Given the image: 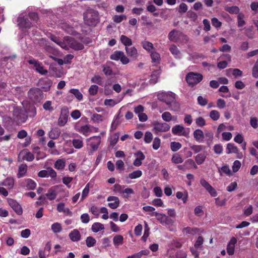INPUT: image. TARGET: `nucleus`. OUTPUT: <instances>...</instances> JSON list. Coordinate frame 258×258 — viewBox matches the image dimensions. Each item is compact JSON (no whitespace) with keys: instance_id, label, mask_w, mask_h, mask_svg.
Instances as JSON below:
<instances>
[{"instance_id":"nucleus-1","label":"nucleus","mask_w":258,"mask_h":258,"mask_svg":"<svg viewBox=\"0 0 258 258\" xmlns=\"http://www.w3.org/2000/svg\"><path fill=\"white\" fill-rule=\"evenodd\" d=\"M157 98L160 101L166 104L171 111H177L180 108V104L175 100V94L172 92H162L157 94Z\"/></svg>"},{"instance_id":"nucleus-2","label":"nucleus","mask_w":258,"mask_h":258,"mask_svg":"<svg viewBox=\"0 0 258 258\" xmlns=\"http://www.w3.org/2000/svg\"><path fill=\"white\" fill-rule=\"evenodd\" d=\"M83 18L85 23L89 26H95L99 21L98 12L91 8L88 9L84 13Z\"/></svg>"},{"instance_id":"nucleus-3","label":"nucleus","mask_w":258,"mask_h":258,"mask_svg":"<svg viewBox=\"0 0 258 258\" xmlns=\"http://www.w3.org/2000/svg\"><path fill=\"white\" fill-rule=\"evenodd\" d=\"M29 99L33 103H40L44 98L42 91L38 88H31L28 92Z\"/></svg>"},{"instance_id":"nucleus-4","label":"nucleus","mask_w":258,"mask_h":258,"mask_svg":"<svg viewBox=\"0 0 258 258\" xmlns=\"http://www.w3.org/2000/svg\"><path fill=\"white\" fill-rule=\"evenodd\" d=\"M203 79V76L201 74L192 72L188 73L185 77L187 83L191 87L199 84Z\"/></svg>"},{"instance_id":"nucleus-5","label":"nucleus","mask_w":258,"mask_h":258,"mask_svg":"<svg viewBox=\"0 0 258 258\" xmlns=\"http://www.w3.org/2000/svg\"><path fill=\"white\" fill-rule=\"evenodd\" d=\"M110 59L115 61L120 60L123 64H126L130 62V59L125 55L124 52L119 50H116L111 54Z\"/></svg>"},{"instance_id":"nucleus-6","label":"nucleus","mask_w":258,"mask_h":258,"mask_svg":"<svg viewBox=\"0 0 258 258\" xmlns=\"http://www.w3.org/2000/svg\"><path fill=\"white\" fill-rule=\"evenodd\" d=\"M69 111L67 106L61 108L59 117L58 118V124L60 126H64L68 121Z\"/></svg>"},{"instance_id":"nucleus-7","label":"nucleus","mask_w":258,"mask_h":258,"mask_svg":"<svg viewBox=\"0 0 258 258\" xmlns=\"http://www.w3.org/2000/svg\"><path fill=\"white\" fill-rule=\"evenodd\" d=\"M170 128V125L167 123L155 122L153 123V131L156 134L159 132H167Z\"/></svg>"},{"instance_id":"nucleus-8","label":"nucleus","mask_w":258,"mask_h":258,"mask_svg":"<svg viewBox=\"0 0 258 258\" xmlns=\"http://www.w3.org/2000/svg\"><path fill=\"white\" fill-rule=\"evenodd\" d=\"M52 85V81L48 78H41L38 82V86L40 87L44 92L48 91Z\"/></svg>"},{"instance_id":"nucleus-9","label":"nucleus","mask_w":258,"mask_h":258,"mask_svg":"<svg viewBox=\"0 0 258 258\" xmlns=\"http://www.w3.org/2000/svg\"><path fill=\"white\" fill-rule=\"evenodd\" d=\"M19 26L23 28L30 29L34 25L27 16H20L18 18Z\"/></svg>"},{"instance_id":"nucleus-10","label":"nucleus","mask_w":258,"mask_h":258,"mask_svg":"<svg viewBox=\"0 0 258 258\" xmlns=\"http://www.w3.org/2000/svg\"><path fill=\"white\" fill-rule=\"evenodd\" d=\"M9 205L18 215H21L23 213V210L21 206L15 200L9 198L7 199Z\"/></svg>"},{"instance_id":"nucleus-11","label":"nucleus","mask_w":258,"mask_h":258,"mask_svg":"<svg viewBox=\"0 0 258 258\" xmlns=\"http://www.w3.org/2000/svg\"><path fill=\"white\" fill-rule=\"evenodd\" d=\"M200 183L212 197H215L217 196L216 190L205 179H201Z\"/></svg>"},{"instance_id":"nucleus-12","label":"nucleus","mask_w":258,"mask_h":258,"mask_svg":"<svg viewBox=\"0 0 258 258\" xmlns=\"http://www.w3.org/2000/svg\"><path fill=\"white\" fill-rule=\"evenodd\" d=\"M70 47L75 50H81L84 48V45L72 37L68 39Z\"/></svg>"},{"instance_id":"nucleus-13","label":"nucleus","mask_w":258,"mask_h":258,"mask_svg":"<svg viewBox=\"0 0 258 258\" xmlns=\"http://www.w3.org/2000/svg\"><path fill=\"white\" fill-rule=\"evenodd\" d=\"M88 140L90 141V146L92 151H97L101 143V137L100 136H94Z\"/></svg>"},{"instance_id":"nucleus-14","label":"nucleus","mask_w":258,"mask_h":258,"mask_svg":"<svg viewBox=\"0 0 258 258\" xmlns=\"http://www.w3.org/2000/svg\"><path fill=\"white\" fill-rule=\"evenodd\" d=\"M107 201L110 202L108 204V206L112 209H116L119 205L120 201L118 197L115 196H109Z\"/></svg>"},{"instance_id":"nucleus-15","label":"nucleus","mask_w":258,"mask_h":258,"mask_svg":"<svg viewBox=\"0 0 258 258\" xmlns=\"http://www.w3.org/2000/svg\"><path fill=\"white\" fill-rule=\"evenodd\" d=\"M237 243V239L233 237L229 242L227 247V252L230 255H232L234 253L235 245Z\"/></svg>"},{"instance_id":"nucleus-16","label":"nucleus","mask_w":258,"mask_h":258,"mask_svg":"<svg viewBox=\"0 0 258 258\" xmlns=\"http://www.w3.org/2000/svg\"><path fill=\"white\" fill-rule=\"evenodd\" d=\"M22 185L23 186L27 187L28 189L33 190L35 188L36 183L33 180L27 178L22 181Z\"/></svg>"},{"instance_id":"nucleus-17","label":"nucleus","mask_w":258,"mask_h":258,"mask_svg":"<svg viewBox=\"0 0 258 258\" xmlns=\"http://www.w3.org/2000/svg\"><path fill=\"white\" fill-rule=\"evenodd\" d=\"M70 239L73 242L79 241L81 239V234L78 230L74 229L69 234Z\"/></svg>"},{"instance_id":"nucleus-18","label":"nucleus","mask_w":258,"mask_h":258,"mask_svg":"<svg viewBox=\"0 0 258 258\" xmlns=\"http://www.w3.org/2000/svg\"><path fill=\"white\" fill-rule=\"evenodd\" d=\"M194 139L199 143L203 142L204 134L203 132L200 129L195 130L193 133Z\"/></svg>"},{"instance_id":"nucleus-19","label":"nucleus","mask_w":258,"mask_h":258,"mask_svg":"<svg viewBox=\"0 0 258 258\" xmlns=\"http://www.w3.org/2000/svg\"><path fill=\"white\" fill-rule=\"evenodd\" d=\"M181 33L173 29L168 34L169 39L172 42H176Z\"/></svg>"},{"instance_id":"nucleus-20","label":"nucleus","mask_w":258,"mask_h":258,"mask_svg":"<svg viewBox=\"0 0 258 258\" xmlns=\"http://www.w3.org/2000/svg\"><path fill=\"white\" fill-rule=\"evenodd\" d=\"M239 150L238 148L233 143H228L226 147V153L228 154L231 153L239 154Z\"/></svg>"},{"instance_id":"nucleus-21","label":"nucleus","mask_w":258,"mask_h":258,"mask_svg":"<svg viewBox=\"0 0 258 258\" xmlns=\"http://www.w3.org/2000/svg\"><path fill=\"white\" fill-rule=\"evenodd\" d=\"M60 134V129L58 127H54L49 132L48 136L50 139L55 140L59 137Z\"/></svg>"},{"instance_id":"nucleus-22","label":"nucleus","mask_w":258,"mask_h":258,"mask_svg":"<svg viewBox=\"0 0 258 258\" xmlns=\"http://www.w3.org/2000/svg\"><path fill=\"white\" fill-rule=\"evenodd\" d=\"M27 165L26 164H22L19 167L17 177L20 178L24 177L27 171Z\"/></svg>"},{"instance_id":"nucleus-23","label":"nucleus","mask_w":258,"mask_h":258,"mask_svg":"<svg viewBox=\"0 0 258 258\" xmlns=\"http://www.w3.org/2000/svg\"><path fill=\"white\" fill-rule=\"evenodd\" d=\"M125 51L128 56L132 57H137L138 51L136 48L134 46H128L125 48Z\"/></svg>"},{"instance_id":"nucleus-24","label":"nucleus","mask_w":258,"mask_h":258,"mask_svg":"<svg viewBox=\"0 0 258 258\" xmlns=\"http://www.w3.org/2000/svg\"><path fill=\"white\" fill-rule=\"evenodd\" d=\"M113 243L116 248L118 247L123 243V237L121 235H116L113 238Z\"/></svg>"},{"instance_id":"nucleus-25","label":"nucleus","mask_w":258,"mask_h":258,"mask_svg":"<svg viewBox=\"0 0 258 258\" xmlns=\"http://www.w3.org/2000/svg\"><path fill=\"white\" fill-rule=\"evenodd\" d=\"M120 40L121 42L125 46V48L128 46H131L133 44L132 39L124 35L120 36Z\"/></svg>"},{"instance_id":"nucleus-26","label":"nucleus","mask_w":258,"mask_h":258,"mask_svg":"<svg viewBox=\"0 0 258 258\" xmlns=\"http://www.w3.org/2000/svg\"><path fill=\"white\" fill-rule=\"evenodd\" d=\"M2 184L8 187L9 189H12L14 185V179L12 177H8L3 182Z\"/></svg>"},{"instance_id":"nucleus-27","label":"nucleus","mask_w":258,"mask_h":258,"mask_svg":"<svg viewBox=\"0 0 258 258\" xmlns=\"http://www.w3.org/2000/svg\"><path fill=\"white\" fill-rule=\"evenodd\" d=\"M45 196L50 201H52L55 199L57 196V192L53 187H51L48 189L47 192L45 194Z\"/></svg>"},{"instance_id":"nucleus-28","label":"nucleus","mask_w":258,"mask_h":258,"mask_svg":"<svg viewBox=\"0 0 258 258\" xmlns=\"http://www.w3.org/2000/svg\"><path fill=\"white\" fill-rule=\"evenodd\" d=\"M30 21L32 22L33 25H35L39 20L38 15L36 12H30L29 13L28 16Z\"/></svg>"},{"instance_id":"nucleus-29","label":"nucleus","mask_w":258,"mask_h":258,"mask_svg":"<svg viewBox=\"0 0 258 258\" xmlns=\"http://www.w3.org/2000/svg\"><path fill=\"white\" fill-rule=\"evenodd\" d=\"M171 161L174 164L182 163L183 162V159L181 155L178 153H175L172 155Z\"/></svg>"},{"instance_id":"nucleus-30","label":"nucleus","mask_w":258,"mask_h":258,"mask_svg":"<svg viewBox=\"0 0 258 258\" xmlns=\"http://www.w3.org/2000/svg\"><path fill=\"white\" fill-rule=\"evenodd\" d=\"M66 165L65 161L63 159L57 160L54 165V167L58 170H62L64 169Z\"/></svg>"},{"instance_id":"nucleus-31","label":"nucleus","mask_w":258,"mask_h":258,"mask_svg":"<svg viewBox=\"0 0 258 258\" xmlns=\"http://www.w3.org/2000/svg\"><path fill=\"white\" fill-rule=\"evenodd\" d=\"M206 155L204 153L198 154L195 158L196 163L198 165L202 164L205 161Z\"/></svg>"},{"instance_id":"nucleus-32","label":"nucleus","mask_w":258,"mask_h":258,"mask_svg":"<svg viewBox=\"0 0 258 258\" xmlns=\"http://www.w3.org/2000/svg\"><path fill=\"white\" fill-rule=\"evenodd\" d=\"M104 229V227L103 224L99 223V222H96L94 223L92 225L91 227L92 230L95 233H97L99 232L100 230H103Z\"/></svg>"},{"instance_id":"nucleus-33","label":"nucleus","mask_w":258,"mask_h":258,"mask_svg":"<svg viewBox=\"0 0 258 258\" xmlns=\"http://www.w3.org/2000/svg\"><path fill=\"white\" fill-rule=\"evenodd\" d=\"M69 92L74 95L75 97L79 101L83 99V96L82 94L77 89H71Z\"/></svg>"},{"instance_id":"nucleus-34","label":"nucleus","mask_w":258,"mask_h":258,"mask_svg":"<svg viewBox=\"0 0 258 258\" xmlns=\"http://www.w3.org/2000/svg\"><path fill=\"white\" fill-rule=\"evenodd\" d=\"M79 132L85 136H87L91 132L90 126L89 125H83L81 126L79 130Z\"/></svg>"},{"instance_id":"nucleus-35","label":"nucleus","mask_w":258,"mask_h":258,"mask_svg":"<svg viewBox=\"0 0 258 258\" xmlns=\"http://www.w3.org/2000/svg\"><path fill=\"white\" fill-rule=\"evenodd\" d=\"M199 231V229L197 228H191L187 227L183 229L182 232L186 233L188 234L194 235Z\"/></svg>"},{"instance_id":"nucleus-36","label":"nucleus","mask_w":258,"mask_h":258,"mask_svg":"<svg viewBox=\"0 0 258 258\" xmlns=\"http://www.w3.org/2000/svg\"><path fill=\"white\" fill-rule=\"evenodd\" d=\"M184 131V127L180 125H176L172 128L174 135H180Z\"/></svg>"},{"instance_id":"nucleus-37","label":"nucleus","mask_w":258,"mask_h":258,"mask_svg":"<svg viewBox=\"0 0 258 258\" xmlns=\"http://www.w3.org/2000/svg\"><path fill=\"white\" fill-rule=\"evenodd\" d=\"M220 113L216 110H213L210 112L209 116L214 121L218 120L220 118Z\"/></svg>"},{"instance_id":"nucleus-38","label":"nucleus","mask_w":258,"mask_h":258,"mask_svg":"<svg viewBox=\"0 0 258 258\" xmlns=\"http://www.w3.org/2000/svg\"><path fill=\"white\" fill-rule=\"evenodd\" d=\"M182 147L181 144L179 142H172L170 143V148L173 152H176L179 150Z\"/></svg>"},{"instance_id":"nucleus-39","label":"nucleus","mask_w":258,"mask_h":258,"mask_svg":"<svg viewBox=\"0 0 258 258\" xmlns=\"http://www.w3.org/2000/svg\"><path fill=\"white\" fill-rule=\"evenodd\" d=\"M142 175V172L141 170H138L130 173L128 174V178L131 179H136L140 177Z\"/></svg>"},{"instance_id":"nucleus-40","label":"nucleus","mask_w":258,"mask_h":258,"mask_svg":"<svg viewBox=\"0 0 258 258\" xmlns=\"http://www.w3.org/2000/svg\"><path fill=\"white\" fill-rule=\"evenodd\" d=\"M43 108L46 110L48 111L49 112H52L54 110L53 107L52 106V102L51 101H46L43 104Z\"/></svg>"},{"instance_id":"nucleus-41","label":"nucleus","mask_w":258,"mask_h":258,"mask_svg":"<svg viewBox=\"0 0 258 258\" xmlns=\"http://www.w3.org/2000/svg\"><path fill=\"white\" fill-rule=\"evenodd\" d=\"M96 243V239L92 236H88L86 239V245L89 247L94 246Z\"/></svg>"},{"instance_id":"nucleus-42","label":"nucleus","mask_w":258,"mask_h":258,"mask_svg":"<svg viewBox=\"0 0 258 258\" xmlns=\"http://www.w3.org/2000/svg\"><path fill=\"white\" fill-rule=\"evenodd\" d=\"M169 50L176 58L178 57L180 52L175 45L172 44L169 48Z\"/></svg>"},{"instance_id":"nucleus-43","label":"nucleus","mask_w":258,"mask_h":258,"mask_svg":"<svg viewBox=\"0 0 258 258\" xmlns=\"http://www.w3.org/2000/svg\"><path fill=\"white\" fill-rule=\"evenodd\" d=\"M150 253V251L147 250H142L140 252L133 254L134 258H141L143 255H147Z\"/></svg>"},{"instance_id":"nucleus-44","label":"nucleus","mask_w":258,"mask_h":258,"mask_svg":"<svg viewBox=\"0 0 258 258\" xmlns=\"http://www.w3.org/2000/svg\"><path fill=\"white\" fill-rule=\"evenodd\" d=\"M73 146L76 149H81L83 146V141L79 139H74L72 141Z\"/></svg>"},{"instance_id":"nucleus-45","label":"nucleus","mask_w":258,"mask_h":258,"mask_svg":"<svg viewBox=\"0 0 258 258\" xmlns=\"http://www.w3.org/2000/svg\"><path fill=\"white\" fill-rule=\"evenodd\" d=\"M187 17L193 22H196L198 19V15L196 13L191 10L187 12Z\"/></svg>"},{"instance_id":"nucleus-46","label":"nucleus","mask_w":258,"mask_h":258,"mask_svg":"<svg viewBox=\"0 0 258 258\" xmlns=\"http://www.w3.org/2000/svg\"><path fill=\"white\" fill-rule=\"evenodd\" d=\"M147 10L150 13H152L153 16L155 17H158L159 16V13L155 12L157 10V8L152 4L149 5L147 7Z\"/></svg>"},{"instance_id":"nucleus-47","label":"nucleus","mask_w":258,"mask_h":258,"mask_svg":"<svg viewBox=\"0 0 258 258\" xmlns=\"http://www.w3.org/2000/svg\"><path fill=\"white\" fill-rule=\"evenodd\" d=\"M98 86L96 85H91L88 90L89 94L92 96L96 95L98 93Z\"/></svg>"},{"instance_id":"nucleus-48","label":"nucleus","mask_w":258,"mask_h":258,"mask_svg":"<svg viewBox=\"0 0 258 258\" xmlns=\"http://www.w3.org/2000/svg\"><path fill=\"white\" fill-rule=\"evenodd\" d=\"M91 81L92 83H96L99 85H102L103 84L102 78L99 75H95L92 78Z\"/></svg>"},{"instance_id":"nucleus-49","label":"nucleus","mask_w":258,"mask_h":258,"mask_svg":"<svg viewBox=\"0 0 258 258\" xmlns=\"http://www.w3.org/2000/svg\"><path fill=\"white\" fill-rule=\"evenodd\" d=\"M35 68L36 71L41 75H44L48 73L47 70L44 68L43 66H42L41 63L38 64V66H36Z\"/></svg>"},{"instance_id":"nucleus-50","label":"nucleus","mask_w":258,"mask_h":258,"mask_svg":"<svg viewBox=\"0 0 258 258\" xmlns=\"http://www.w3.org/2000/svg\"><path fill=\"white\" fill-rule=\"evenodd\" d=\"M51 229L53 232L56 233L60 232L62 230L60 224L58 223H55L51 225Z\"/></svg>"},{"instance_id":"nucleus-51","label":"nucleus","mask_w":258,"mask_h":258,"mask_svg":"<svg viewBox=\"0 0 258 258\" xmlns=\"http://www.w3.org/2000/svg\"><path fill=\"white\" fill-rule=\"evenodd\" d=\"M143 47L147 51H150L154 48L153 44L149 41H144L142 42Z\"/></svg>"},{"instance_id":"nucleus-52","label":"nucleus","mask_w":258,"mask_h":258,"mask_svg":"<svg viewBox=\"0 0 258 258\" xmlns=\"http://www.w3.org/2000/svg\"><path fill=\"white\" fill-rule=\"evenodd\" d=\"M213 150L215 153L217 154H221L223 150V146L220 144H216L213 147Z\"/></svg>"},{"instance_id":"nucleus-53","label":"nucleus","mask_w":258,"mask_h":258,"mask_svg":"<svg viewBox=\"0 0 258 258\" xmlns=\"http://www.w3.org/2000/svg\"><path fill=\"white\" fill-rule=\"evenodd\" d=\"M244 19V15L243 14L240 13L237 16L238 19V26L239 27L243 26L245 22L243 20Z\"/></svg>"},{"instance_id":"nucleus-54","label":"nucleus","mask_w":258,"mask_h":258,"mask_svg":"<svg viewBox=\"0 0 258 258\" xmlns=\"http://www.w3.org/2000/svg\"><path fill=\"white\" fill-rule=\"evenodd\" d=\"M162 119L167 122H169L172 120V116L169 112H165L162 114Z\"/></svg>"},{"instance_id":"nucleus-55","label":"nucleus","mask_w":258,"mask_h":258,"mask_svg":"<svg viewBox=\"0 0 258 258\" xmlns=\"http://www.w3.org/2000/svg\"><path fill=\"white\" fill-rule=\"evenodd\" d=\"M126 17L124 15H115L113 17V20L114 22L119 23L122 22L124 19H126Z\"/></svg>"},{"instance_id":"nucleus-56","label":"nucleus","mask_w":258,"mask_h":258,"mask_svg":"<svg viewBox=\"0 0 258 258\" xmlns=\"http://www.w3.org/2000/svg\"><path fill=\"white\" fill-rule=\"evenodd\" d=\"M191 150H193L195 153L200 152L204 149V146L202 145H194L190 146Z\"/></svg>"},{"instance_id":"nucleus-57","label":"nucleus","mask_w":258,"mask_h":258,"mask_svg":"<svg viewBox=\"0 0 258 258\" xmlns=\"http://www.w3.org/2000/svg\"><path fill=\"white\" fill-rule=\"evenodd\" d=\"M188 10L187 5L184 3H181L179 6L178 12L180 14L185 13Z\"/></svg>"},{"instance_id":"nucleus-58","label":"nucleus","mask_w":258,"mask_h":258,"mask_svg":"<svg viewBox=\"0 0 258 258\" xmlns=\"http://www.w3.org/2000/svg\"><path fill=\"white\" fill-rule=\"evenodd\" d=\"M194 213L195 215L198 217H201L204 214V211L201 206H198L195 208Z\"/></svg>"},{"instance_id":"nucleus-59","label":"nucleus","mask_w":258,"mask_h":258,"mask_svg":"<svg viewBox=\"0 0 258 258\" xmlns=\"http://www.w3.org/2000/svg\"><path fill=\"white\" fill-rule=\"evenodd\" d=\"M153 139V135L150 132H147L145 133L144 137V141L145 143L149 144L150 143Z\"/></svg>"},{"instance_id":"nucleus-60","label":"nucleus","mask_w":258,"mask_h":258,"mask_svg":"<svg viewBox=\"0 0 258 258\" xmlns=\"http://www.w3.org/2000/svg\"><path fill=\"white\" fill-rule=\"evenodd\" d=\"M252 75L254 78H258V59L252 68Z\"/></svg>"},{"instance_id":"nucleus-61","label":"nucleus","mask_w":258,"mask_h":258,"mask_svg":"<svg viewBox=\"0 0 258 258\" xmlns=\"http://www.w3.org/2000/svg\"><path fill=\"white\" fill-rule=\"evenodd\" d=\"M211 23L212 25L216 28L221 27L222 23L219 21V20L215 17L212 18Z\"/></svg>"},{"instance_id":"nucleus-62","label":"nucleus","mask_w":258,"mask_h":258,"mask_svg":"<svg viewBox=\"0 0 258 258\" xmlns=\"http://www.w3.org/2000/svg\"><path fill=\"white\" fill-rule=\"evenodd\" d=\"M161 140L158 137H156L153 142V148L154 150H158L160 146Z\"/></svg>"},{"instance_id":"nucleus-63","label":"nucleus","mask_w":258,"mask_h":258,"mask_svg":"<svg viewBox=\"0 0 258 258\" xmlns=\"http://www.w3.org/2000/svg\"><path fill=\"white\" fill-rule=\"evenodd\" d=\"M253 212V207L252 205H249L248 207L244 208L243 214L246 216H250Z\"/></svg>"},{"instance_id":"nucleus-64","label":"nucleus","mask_w":258,"mask_h":258,"mask_svg":"<svg viewBox=\"0 0 258 258\" xmlns=\"http://www.w3.org/2000/svg\"><path fill=\"white\" fill-rule=\"evenodd\" d=\"M196 123L198 126L202 127L205 125L206 121L203 117L200 116L196 118Z\"/></svg>"}]
</instances>
